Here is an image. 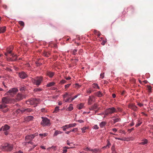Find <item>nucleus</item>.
I'll return each instance as SVG.
<instances>
[{"instance_id": "obj_50", "label": "nucleus", "mask_w": 153, "mask_h": 153, "mask_svg": "<svg viewBox=\"0 0 153 153\" xmlns=\"http://www.w3.org/2000/svg\"><path fill=\"white\" fill-rule=\"evenodd\" d=\"M78 130V128H75L71 130L70 131H77Z\"/></svg>"}, {"instance_id": "obj_38", "label": "nucleus", "mask_w": 153, "mask_h": 153, "mask_svg": "<svg viewBox=\"0 0 153 153\" xmlns=\"http://www.w3.org/2000/svg\"><path fill=\"white\" fill-rule=\"evenodd\" d=\"M77 50L76 49L72 51V53L74 55H75L76 54V52Z\"/></svg>"}, {"instance_id": "obj_22", "label": "nucleus", "mask_w": 153, "mask_h": 153, "mask_svg": "<svg viewBox=\"0 0 153 153\" xmlns=\"http://www.w3.org/2000/svg\"><path fill=\"white\" fill-rule=\"evenodd\" d=\"M106 123L104 121L101 122L100 124V126L101 128H103L106 124Z\"/></svg>"}, {"instance_id": "obj_17", "label": "nucleus", "mask_w": 153, "mask_h": 153, "mask_svg": "<svg viewBox=\"0 0 153 153\" xmlns=\"http://www.w3.org/2000/svg\"><path fill=\"white\" fill-rule=\"evenodd\" d=\"M10 128L9 126L7 125H5L4 126H2V128H3V131H7Z\"/></svg>"}, {"instance_id": "obj_44", "label": "nucleus", "mask_w": 153, "mask_h": 153, "mask_svg": "<svg viewBox=\"0 0 153 153\" xmlns=\"http://www.w3.org/2000/svg\"><path fill=\"white\" fill-rule=\"evenodd\" d=\"M139 123H137L135 126L137 127H138V126H139L140 124H141L142 123L140 122L139 120L138 121Z\"/></svg>"}, {"instance_id": "obj_32", "label": "nucleus", "mask_w": 153, "mask_h": 153, "mask_svg": "<svg viewBox=\"0 0 153 153\" xmlns=\"http://www.w3.org/2000/svg\"><path fill=\"white\" fill-rule=\"evenodd\" d=\"M48 135L47 133H45L44 134H39V135L41 136L42 137H45L47 136Z\"/></svg>"}, {"instance_id": "obj_25", "label": "nucleus", "mask_w": 153, "mask_h": 153, "mask_svg": "<svg viewBox=\"0 0 153 153\" xmlns=\"http://www.w3.org/2000/svg\"><path fill=\"white\" fill-rule=\"evenodd\" d=\"M59 110V107L58 106H56L54 109V110L53 112V113H56L58 112Z\"/></svg>"}, {"instance_id": "obj_6", "label": "nucleus", "mask_w": 153, "mask_h": 153, "mask_svg": "<svg viewBox=\"0 0 153 153\" xmlns=\"http://www.w3.org/2000/svg\"><path fill=\"white\" fill-rule=\"evenodd\" d=\"M42 80V77H36L35 79H32V81L33 82L37 85H39Z\"/></svg>"}, {"instance_id": "obj_56", "label": "nucleus", "mask_w": 153, "mask_h": 153, "mask_svg": "<svg viewBox=\"0 0 153 153\" xmlns=\"http://www.w3.org/2000/svg\"><path fill=\"white\" fill-rule=\"evenodd\" d=\"M91 149H90V148H88V147H87L86 148H85V149H84V150H85V151H91Z\"/></svg>"}, {"instance_id": "obj_61", "label": "nucleus", "mask_w": 153, "mask_h": 153, "mask_svg": "<svg viewBox=\"0 0 153 153\" xmlns=\"http://www.w3.org/2000/svg\"><path fill=\"white\" fill-rule=\"evenodd\" d=\"M134 122L132 121L131 123L130 124V126H132L134 125Z\"/></svg>"}, {"instance_id": "obj_18", "label": "nucleus", "mask_w": 153, "mask_h": 153, "mask_svg": "<svg viewBox=\"0 0 153 153\" xmlns=\"http://www.w3.org/2000/svg\"><path fill=\"white\" fill-rule=\"evenodd\" d=\"M54 73L53 72H51L50 71L48 72L47 73V75L50 77H52L54 75Z\"/></svg>"}, {"instance_id": "obj_28", "label": "nucleus", "mask_w": 153, "mask_h": 153, "mask_svg": "<svg viewBox=\"0 0 153 153\" xmlns=\"http://www.w3.org/2000/svg\"><path fill=\"white\" fill-rule=\"evenodd\" d=\"M147 143V139H145L144 140H143V142L140 143V144L144 145Z\"/></svg>"}, {"instance_id": "obj_24", "label": "nucleus", "mask_w": 153, "mask_h": 153, "mask_svg": "<svg viewBox=\"0 0 153 153\" xmlns=\"http://www.w3.org/2000/svg\"><path fill=\"white\" fill-rule=\"evenodd\" d=\"M84 106V104L82 103H81L79 105H78L77 106V108L79 109H82Z\"/></svg>"}, {"instance_id": "obj_60", "label": "nucleus", "mask_w": 153, "mask_h": 153, "mask_svg": "<svg viewBox=\"0 0 153 153\" xmlns=\"http://www.w3.org/2000/svg\"><path fill=\"white\" fill-rule=\"evenodd\" d=\"M68 93H66L63 96V97L64 98H65L68 95Z\"/></svg>"}, {"instance_id": "obj_16", "label": "nucleus", "mask_w": 153, "mask_h": 153, "mask_svg": "<svg viewBox=\"0 0 153 153\" xmlns=\"http://www.w3.org/2000/svg\"><path fill=\"white\" fill-rule=\"evenodd\" d=\"M6 29V27L4 26L2 27H0V33H4Z\"/></svg>"}, {"instance_id": "obj_55", "label": "nucleus", "mask_w": 153, "mask_h": 153, "mask_svg": "<svg viewBox=\"0 0 153 153\" xmlns=\"http://www.w3.org/2000/svg\"><path fill=\"white\" fill-rule=\"evenodd\" d=\"M117 111H120H120H122V109L121 108H120L119 107H117Z\"/></svg>"}, {"instance_id": "obj_2", "label": "nucleus", "mask_w": 153, "mask_h": 153, "mask_svg": "<svg viewBox=\"0 0 153 153\" xmlns=\"http://www.w3.org/2000/svg\"><path fill=\"white\" fill-rule=\"evenodd\" d=\"M115 112H117V110L114 107H112L106 109L105 111L104 114L105 115H108L109 114H111Z\"/></svg>"}, {"instance_id": "obj_14", "label": "nucleus", "mask_w": 153, "mask_h": 153, "mask_svg": "<svg viewBox=\"0 0 153 153\" xmlns=\"http://www.w3.org/2000/svg\"><path fill=\"white\" fill-rule=\"evenodd\" d=\"M16 112L18 113H21L22 114L26 113L25 108H22L21 109H18L16 110Z\"/></svg>"}, {"instance_id": "obj_40", "label": "nucleus", "mask_w": 153, "mask_h": 153, "mask_svg": "<svg viewBox=\"0 0 153 153\" xmlns=\"http://www.w3.org/2000/svg\"><path fill=\"white\" fill-rule=\"evenodd\" d=\"M87 128L86 127H83L82 128H81V130H82V132L83 133H84L85 132V130L87 129Z\"/></svg>"}, {"instance_id": "obj_12", "label": "nucleus", "mask_w": 153, "mask_h": 153, "mask_svg": "<svg viewBox=\"0 0 153 153\" xmlns=\"http://www.w3.org/2000/svg\"><path fill=\"white\" fill-rule=\"evenodd\" d=\"M128 107L130 108L131 109L135 111H136L137 110V107L133 104H129L128 105Z\"/></svg>"}, {"instance_id": "obj_57", "label": "nucleus", "mask_w": 153, "mask_h": 153, "mask_svg": "<svg viewBox=\"0 0 153 153\" xmlns=\"http://www.w3.org/2000/svg\"><path fill=\"white\" fill-rule=\"evenodd\" d=\"M114 148H115V147H114V145H113L111 147V150L113 151V150H115Z\"/></svg>"}, {"instance_id": "obj_64", "label": "nucleus", "mask_w": 153, "mask_h": 153, "mask_svg": "<svg viewBox=\"0 0 153 153\" xmlns=\"http://www.w3.org/2000/svg\"><path fill=\"white\" fill-rule=\"evenodd\" d=\"M64 126L65 127H66V128H70L69 124V125H65Z\"/></svg>"}, {"instance_id": "obj_52", "label": "nucleus", "mask_w": 153, "mask_h": 153, "mask_svg": "<svg viewBox=\"0 0 153 153\" xmlns=\"http://www.w3.org/2000/svg\"><path fill=\"white\" fill-rule=\"evenodd\" d=\"M25 88L23 87H20V91H23L25 90Z\"/></svg>"}, {"instance_id": "obj_53", "label": "nucleus", "mask_w": 153, "mask_h": 153, "mask_svg": "<svg viewBox=\"0 0 153 153\" xmlns=\"http://www.w3.org/2000/svg\"><path fill=\"white\" fill-rule=\"evenodd\" d=\"M67 151V149H64L63 150V152L62 153H66Z\"/></svg>"}, {"instance_id": "obj_19", "label": "nucleus", "mask_w": 153, "mask_h": 153, "mask_svg": "<svg viewBox=\"0 0 153 153\" xmlns=\"http://www.w3.org/2000/svg\"><path fill=\"white\" fill-rule=\"evenodd\" d=\"M95 95L98 97H101L102 96V93L100 91H98L96 93Z\"/></svg>"}, {"instance_id": "obj_1", "label": "nucleus", "mask_w": 153, "mask_h": 153, "mask_svg": "<svg viewBox=\"0 0 153 153\" xmlns=\"http://www.w3.org/2000/svg\"><path fill=\"white\" fill-rule=\"evenodd\" d=\"M13 146L11 144L8 143H5L4 145H1L0 147V149L2 151H10L13 149Z\"/></svg>"}, {"instance_id": "obj_46", "label": "nucleus", "mask_w": 153, "mask_h": 153, "mask_svg": "<svg viewBox=\"0 0 153 153\" xmlns=\"http://www.w3.org/2000/svg\"><path fill=\"white\" fill-rule=\"evenodd\" d=\"M66 82V81L65 80H62L60 82V83L62 84H64Z\"/></svg>"}, {"instance_id": "obj_15", "label": "nucleus", "mask_w": 153, "mask_h": 153, "mask_svg": "<svg viewBox=\"0 0 153 153\" xmlns=\"http://www.w3.org/2000/svg\"><path fill=\"white\" fill-rule=\"evenodd\" d=\"M115 117L114 116H113L112 117V118H113V120L114 121L113 122L114 123H115L116 122L120 121V118H115Z\"/></svg>"}, {"instance_id": "obj_36", "label": "nucleus", "mask_w": 153, "mask_h": 153, "mask_svg": "<svg viewBox=\"0 0 153 153\" xmlns=\"http://www.w3.org/2000/svg\"><path fill=\"white\" fill-rule=\"evenodd\" d=\"M33 118V117L32 116H29L27 117V119L28 121H30L32 120Z\"/></svg>"}, {"instance_id": "obj_59", "label": "nucleus", "mask_w": 153, "mask_h": 153, "mask_svg": "<svg viewBox=\"0 0 153 153\" xmlns=\"http://www.w3.org/2000/svg\"><path fill=\"white\" fill-rule=\"evenodd\" d=\"M94 33L95 34H97V33H99V31H97L96 30H94Z\"/></svg>"}, {"instance_id": "obj_3", "label": "nucleus", "mask_w": 153, "mask_h": 153, "mask_svg": "<svg viewBox=\"0 0 153 153\" xmlns=\"http://www.w3.org/2000/svg\"><path fill=\"white\" fill-rule=\"evenodd\" d=\"M9 102V99L6 97H4L2 99V104L0 105V108H6L7 106L5 105L6 104L8 103Z\"/></svg>"}, {"instance_id": "obj_26", "label": "nucleus", "mask_w": 153, "mask_h": 153, "mask_svg": "<svg viewBox=\"0 0 153 153\" xmlns=\"http://www.w3.org/2000/svg\"><path fill=\"white\" fill-rule=\"evenodd\" d=\"M42 91V89L40 88H35L33 90L34 92H40Z\"/></svg>"}, {"instance_id": "obj_5", "label": "nucleus", "mask_w": 153, "mask_h": 153, "mask_svg": "<svg viewBox=\"0 0 153 153\" xmlns=\"http://www.w3.org/2000/svg\"><path fill=\"white\" fill-rule=\"evenodd\" d=\"M39 99H31L29 100L26 101V103L28 104L31 105L37 104L39 102Z\"/></svg>"}, {"instance_id": "obj_35", "label": "nucleus", "mask_w": 153, "mask_h": 153, "mask_svg": "<svg viewBox=\"0 0 153 153\" xmlns=\"http://www.w3.org/2000/svg\"><path fill=\"white\" fill-rule=\"evenodd\" d=\"M80 95L79 94H78L77 95L75 96L73 98H71V100L70 101V102H71L75 98H77L79 95Z\"/></svg>"}, {"instance_id": "obj_41", "label": "nucleus", "mask_w": 153, "mask_h": 153, "mask_svg": "<svg viewBox=\"0 0 153 153\" xmlns=\"http://www.w3.org/2000/svg\"><path fill=\"white\" fill-rule=\"evenodd\" d=\"M93 128L95 129H99V127L97 125H95L93 127Z\"/></svg>"}, {"instance_id": "obj_33", "label": "nucleus", "mask_w": 153, "mask_h": 153, "mask_svg": "<svg viewBox=\"0 0 153 153\" xmlns=\"http://www.w3.org/2000/svg\"><path fill=\"white\" fill-rule=\"evenodd\" d=\"M29 143H30L31 144L33 145V143L32 142H31V141H30L26 142L23 143H22V144L23 145H26Z\"/></svg>"}, {"instance_id": "obj_29", "label": "nucleus", "mask_w": 153, "mask_h": 153, "mask_svg": "<svg viewBox=\"0 0 153 153\" xmlns=\"http://www.w3.org/2000/svg\"><path fill=\"white\" fill-rule=\"evenodd\" d=\"M92 87L95 88L99 89L100 87L97 84L94 83L92 85Z\"/></svg>"}, {"instance_id": "obj_47", "label": "nucleus", "mask_w": 153, "mask_h": 153, "mask_svg": "<svg viewBox=\"0 0 153 153\" xmlns=\"http://www.w3.org/2000/svg\"><path fill=\"white\" fill-rule=\"evenodd\" d=\"M71 99L70 98H68L67 99H66L65 100V102H70V101L71 100Z\"/></svg>"}, {"instance_id": "obj_58", "label": "nucleus", "mask_w": 153, "mask_h": 153, "mask_svg": "<svg viewBox=\"0 0 153 153\" xmlns=\"http://www.w3.org/2000/svg\"><path fill=\"white\" fill-rule=\"evenodd\" d=\"M100 76L102 79H103L104 77V74H100Z\"/></svg>"}, {"instance_id": "obj_31", "label": "nucleus", "mask_w": 153, "mask_h": 153, "mask_svg": "<svg viewBox=\"0 0 153 153\" xmlns=\"http://www.w3.org/2000/svg\"><path fill=\"white\" fill-rule=\"evenodd\" d=\"M81 86V85H79L78 83H76L75 84L73 85V87L75 88H78L80 87Z\"/></svg>"}, {"instance_id": "obj_45", "label": "nucleus", "mask_w": 153, "mask_h": 153, "mask_svg": "<svg viewBox=\"0 0 153 153\" xmlns=\"http://www.w3.org/2000/svg\"><path fill=\"white\" fill-rule=\"evenodd\" d=\"M71 85V84H68L67 85H65V88H68Z\"/></svg>"}, {"instance_id": "obj_30", "label": "nucleus", "mask_w": 153, "mask_h": 153, "mask_svg": "<svg viewBox=\"0 0 153 153\" xmlns=\"http://www.w3.org/2000/svg\"><path fill=\"white\" fill-rule=\"evenodd\" d=\"M107 142V144L106 146L102 147V148H105L107 147H108V148H109L110 146L111 145V144L110 142L108 140Z\"/></svg>"}, {"instance_id": "obj_54", "label": "nucleus", "mask_w": 153, "mask_h": 153, "mask_svg": "<svg viewBox=\"0 0 153 153\" xmlns=\"http://www.w3.org/2000/svg\"><path fill=\"white\" fill-rule=\"evenodd\" d=\"M73 147H68L67 146H65L63 147V149H70L73 148Z\"/></svg>"}, {"instance_id": "obj_4", "label": "nucleus", "mask_w": 153, "mask_h": 153, "mask_svg": "<svg viewBox=\"0 0 153 153\" xmlns=\"http://www.w3.org/2000/svg\"><path fill=\"white\" fill-rule=\"evenodd\" d=\"M42 120L41 122V124L43 126H49L50 125V120L47 118H45L43 117H42Z\"/></svg>"}, {"instance_id": "obj_39", "label": "nucleus", "mask_w": 153, "mask_h": 153, "mask_svg": "<svg viewBox=\"0 0 153 153\" xmlns=\"http://www.w3.org/2000/svg\"><path fill=\"white\" fill-rule=\"evenodd\" d=\"M43 55L47 57L49 56L50 55V53H49L45 52L43 53Z\"/></svg>"}, {"instance_id": "obj_43", "label": "nucleus", "mask_w": 153, "mask_h": 153, "mask_svg": "<svg viewBox=\"0 0 153 153\" xmlns=\"http://www.w3.org/2000/svg\"><path fill=\"white\" fill-rule=\"evenodd\" d=\"M11 56L13 57H15V59H14V60H16L17 59V56L16 55H14V54H11Z\"/></svg>"}, {"instance_id": "obj_51", "label": "nucleus", "mask_w": 153, "mask_h": 153, "mask_svg": "<svg viewBox=\"0 0 153 153\" xmlns=\"http://www.w3.org/2000/svg\"><path fill=\"white\" fill-rule=\"evenodd\" d=\"M3 7L5 9H7V6L6 5H5V4L3 5Z\"/></svg>"}, {"instance_id": "obj_27", "label": "nucleus", "mask_w": 153, "mask_h": 153, "mask_svg": "<svg viewBox=\"0 0 153 153\" xmlns=\"http://www.w3.org/2000/svg\"><path fill=\"white\" fill-rule=\"evenodd\" d=\"M54 84L55 83L54 82H51L48 84L47 85V87H50L54 85Z\"/></svg>"}, {"instance_id": "obj_42", "label": "nucleus", "mask_w": 153, "mask_h": 153, "mask_svg": "<svg viewBox=\"0 0 153 153\" xmlns=\"http://www.w3.org/2000/svg\"><path fill=\"white\" fill-rule=\"evenodd\" d=\"M19 23L21 26H24V23L22 21H19Z\"/></svg>"}, {"instance_id": "obj_10", "label": "nucleus", "mask_w": 153, "mask_h": 153, "mask_svg": "<svg viewBox=\"0 0 153 153\" xmlns=\"http://www.w3.org/2000/svg\"><path fill=\"white\" fill-rule=\"evenodd\" d=\"M19 77L22 79H24L27 76V75L23 71L19 73Z\"/></svg>"}, {"instance_id": "obj_62", "label": "nucleus", "mask_w": 153, "mask_h": 153, "mask_svg": "<svg viewBox=\"0 0 153 153\" xmlns=\"http://www.w3.org/2000/svg\"><path fill=\"white\" fill-rule=\"evenodd\" d=\"M41 111L42 112H44L45 111V108H42L41 109Z\"/></svg>"}, {"instance_id": "obj_20", "label": "nucleus", "mask_w": 153, "mask_h": 153, "mask_svg": "<svg viewBox=\"0 0 153 153\" xmlns=\"http://www.w3.org/2000/svg\"><path fill=\"white\" fill-rule=\"evenodd\" d=\"M63 133V132L61 131H56L54 132V133L53 134V136H56L57 135L59 134H62Z\"/></svg>"}, {"instance_id": "obj_34", "label": "nucleus", "mask_w": 153, "mask_h": 153, "mask_svg": "<svg viewBox=\"0 0 153 153\" xmlns=\"http://www.w3.org/2000/svg\"><path fill=\"white\" fill-rule=\"evenodd\" d=\"M25 111L26 113L27 112H31L32 111V110L30 108H25Z\"/></svg>"}, {"instance_id": "obj_9", "label": "nucleus", "mask_w": 153, "mask_h": 153, "mask_svg": "<svg viewBox=\"0 0 153 153\" xmlns=\"http://www.w3.org/2000/svg\"><path fill=\"white\" fill-rule=\"evenodd\" d=\"M25 98V95L21 93H19L16 96V100L18 101H19Z\"/></svg>"}, {"instance_id": "obj_49", "label": "nucleus", "mask_w": 153, "mask_h": 153, "mask_svg": "<svg viewBox=\"0 0 153 153\" xmlns=\"http://www.w3.org/2000/svg\"><path fill=\"white\" fill-rule=\"evenodd\" d=\"M76 121L80 123H83L84 122V121L82 120H77Z\"/></svg>"}, {"instance_id": "obj_13", "label": "nucleus", "mask_w": 153, "mask_h": 153, "mask_svg": "<svg viewBox=\"0 0 153 153\" xmlns=\"http://www.w3.org/2000/svg\"><path fill=\"white\" fill-rule=\"evenodd\" d=\"M98 105L97 103H95L89 109L90 110H94L95 109H98Z\"/></svg>"}, {"instance_id": "obj_37", "label": "nucleus", "mask_w": 153, "mask_h": 153, "mask_svg": "<svg viewBox=\"0 0 153 153\" xmlns=\"http://www.w3.org/2000/svg\"><path fill=\"white\" fill-rule=\"evenodd\" d=\"M76 125V123L70 124H69L70 128L74 127Z\"/></svg>"}, {"instance_id": "obj_63", "label": "nucleus", "mask_w": 153, "mask_h": 153, "mask_svg": "<svg viewBox=\"0 0 153 153\" xmlns=\"http://www.w3.org/2000/svg\"><path fill=\"white\" fill-rule=\"evenodd\" d=\"M137 105H139L140 107H142V106H143V104H142V103H138Z\"/></svg>"}, {"instance_id": "obj_8", "label": "nucleus", "mask_w": 153, "mask_h": 153, "mask_svg": "<svg viewBox=\"0 0 153 153\" xmlns=\"http://www.w3.org/2000/svg\"><path fill=\"white\" fill-rule=\"evenodd\" d=\"M38 133H35L34 134L27 135L25 138V140L26 141L31 140H32L35 136H37Z\"/></svg>"}, {"instance_id": "obj_11", "label": "nucleus", "mask_w": 153, "mask_h": 153, "mask_svg": "<svg viewBox=\"0 0 153 153\" xmlns=\"http://www.w3.org/2000/svg\"><path fill=\"white\" fill-rule=\"evenodd\" d=\"M95 97L93 96H89L88 100V104L91 105L92 104V102H94Z\"/></svg>"}, {"instance_id": "obj_23", "label": "nucleus", "mask_w": 153, "mask_h": 153, "mask_svg": "<svg viewBox=\"0 0 153 153\" xmlns=\"http://www.w3.org/2000/svg\"><path fill=\"white\" fill-rule=\"evenodd\" d=\"M91 151H92L93 152L97 153V152L100 151V149H91Z\"/></svg>"}, {"instance_id": "obj_21", "label": "nucleus", "mask_w": 153, "mask_h": 153, "mask_svg": "<svg viewBox=\"0 0 153 153\" xmlns=\"http://www.w3.org/2000/svg\"><path fill=\"white\" fill-rule=\"evenodd\" d=\"M73 109V107L72 104H70L68 107L67 108L68 111H71Z\"/></svg>"}, {"instance_id": "obj_48", "label": "nucleus", "mask_w": 153, "mask_h": 153, "mask_svg": "<svg viewBox=\"0 0 153 153\" xmlns=\"http://www.w3.org/2000/svg\"><path fill=\"white\" fill-rule=\"evenodd\" d=\"M134 130V128H132L131 129H129L128 130V131L129 132H131L132 131Z\"/></svg>"}, {"instance_id": "obj_7", "label": "nucleus", "mask_w": 153, "mask_h": 153, "mask_svg": "<svg viewBox=\"0 0 153 153\" xmlns=\"http://www.w3.org/2000/svg\"><path fill=\"white\" fill-rule=\"evenodd\" d=\"M18 91V90L16 88H14L9 90L7 92V93L8 94L13 96Z\"/></svg>"}]
</instances>
